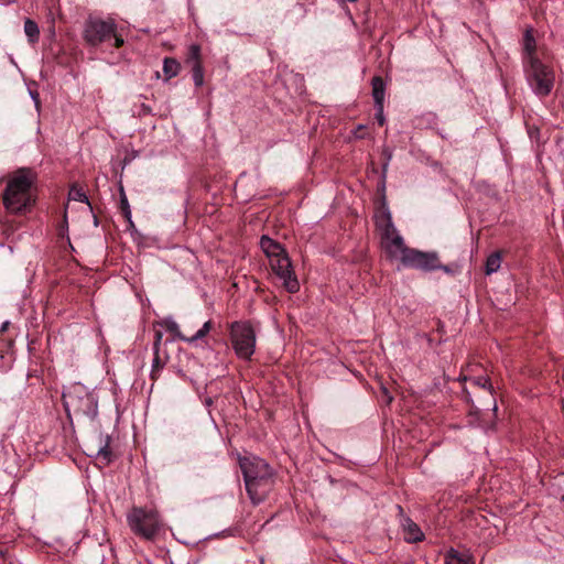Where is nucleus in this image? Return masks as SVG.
I'll return each mask as SVG.
<instances>
[{"instance_id":"aec40b11","label":"nucleus","mask_w":564,"mask_h":564,"mask_svg":"<svg viewBox=\"0 0 564 564\" xmlns=\"http://www.w3.org/2000/svg\"><path fill=\"white\" fill-rule=\"evenodd\" d=\"M501 265V253L499 251L491 253L486 260V274L490 275L497 272Z\"/></svg>"},{"instance_id":"f257e3e1","label":"nucleus","mask_w":564,"mask_h":564,"mask_svg":"<svg viewBox=\"0 0 564 564\" xmlns=\"http://www.w3.org/2000/svg\"><path fill=\"white\" fill-rule=\"evenodd\" d=\"M36 181V173L29 167L19 169L8 181L3 193V205L12 214H23L34 204L32 186Z\"/></svg>"},{"instance_id":"4468645a","label":"nucleus","mask_w":564,"mask_h":564,"mask_svg":"<svg viewBox=\"0 0 564 564\" xmlns=\"http://www.w3.org/2000/svg\"><path fill=\"white\" fill-rule=\"evenodd\" d=\"M260 247L263 250V252L267 254L269 260H272V258H276V257L285 253L282 246L268 236L261 237Z\"/></svg>"},{"instance_id":"7ed1b4c3","label":"nucleus","mask_w":564,"mask_h":564,"mask_svg":"<svg viewBox=\"0 0 564 564\" xmlns=\"http://www.w3.org/2000/svg\"><path fill=\"white\" fill-rule=\"evenodd\" d=\"M127 523L133 534L147 541H153L163 527L159 512L143 507H133L127 513Z\"/></svg>"},{"instance_id":"f03ea898","label":"nucleus","mask_w":564,"mask_h":564,"mask_svg":"<svg viewBox=\"0 0 564 564\" xmlns=\"http://www.w3.org/2000/svg\"><path fill=\"white\" fill-rule=\"evenodd\" d=\"M63 403L68 415L96 417L98 401L94 392L82 383H74L63 392Z\"/></svg>"},{"instance_id":"6e6552de","label":"nucleus","mask_w":564,"mask_h":564,"mask_svg":"<svg viewBox=\"0 0 564 564\" xmlns=\"http://www.w3.org/2000/svg\"><path fill=\"white\" fill-rule=\"evenodd\" d=\"M405 268L422 270L425 272L442 270L446 273H453V270L448 265H443L440 262L438 254L436 252H424L416 249H410L404 254L401 263Z\"/></svg>"},{"instance_id":"cd10ccee","label":"nucleus","mask_w":564,"mask_h":564,"mask_svg":"<svg viewBox=\"0 0 564 564\" xmlns=\"http://www.w3.org/2000/svg\"><path fill=\"white\" fill-rule=\"evenodd\" d=\"M162 333L160 330H156L155 332V338H154V344H153V349H154V352H158V350H160V346H161V343H162Z\"/></svg>"},{"instance_id":"a211bd4d","label":"nucleus","mask_w":564,"mask_h":564,"mask_svg":"<svg viewBox=\"0 0 564 564\" xmlns=\"http://www.w3.org/2000/svg\"><path fill=\"white\" fill-rule=\"evenodd\" d=\"M181 69L180 63L172 57H165L163 61V73L166 79L175 77Z\"/></svg>"},{"instance_id":"393cba45","label":"nucleus","mask_w":564,"mask_h":564,"mask_svg":"<svg viewBox=\"0 0 564 564\" xmlns=\"http://www.w3.org/2000/svg\"><path fill=\"white\" fill-rule=\"evenodd\" d=\"M165 361L161 359V356L158 352H154V358L152 361V371H151V378L153 380L156 379V373L164 367Z\"/></svg>"},{"instance_id":"b1692460","label":"nucleus","mask_w":564,"mask_h":564,"mask_svg":"<svg viewBox=\"0 0 564 564\" xmlns=\"http://www.w3.org/2000/svg\"><path fill=\"white\" fill-rule=\"evenodd\" d=\"M68 195H69V198L73 200L89 204L86 193L77 185H73L70 187Z\"/></svg>"},{"instance_id":"2eb2a0df","label":"nucleus","mask_w":564,"mask_h":564,"mask_svg":"<svg viewBox=\"0 0 564 564\" xmlns=\"http://www.w3.org/2000/svg\"><path fill=\"white\" fill-rule=\"evenodd\" d=\"M402 525L404 530V539L408 542H419L423 539V532L411 519H404Z\"/></svg>"},{"instance_id":"9d476101","label":"nucleus","mask_w":564,"mask_h":564,"mask_svg":"<svg viewBox=\"0 0 564 564\" xmlns=\"http://www.w3.org/2000/svg\"><path fill=\"white\" fill-rule=\"evenodd\" d=\"M239 464L243 474L245 485L247 481H254L259 479V477L274 474L269 464L257 456L242 457L240 458Z\"/></svg>"},{"instance_id":"c85d7f7f","label":"nucleus","mask_w":564,"mask_h":564,"mask_svg":"<svg viewBox=\"0 0 564 564\" xmlns=\"http://www.w3.org/2000/svg\"><path fill=\"white\" fill-rule=\"evenodd\" d=\"M365 131H366V127L362 126V124H359L356 130L354 131V135L358 139H362L365 138Z\"/></svg>"},{"instance_id":"bb28decb","label":"nucleus","mask_w":564,"mask_h":564,"mask_svg":"<svg viewBox=\"0 0 564 564\" xmlns=\"http://www.w3.org/2000/svg\"><path fill=\"white\" fill-rule=\"evenodd\" d=\"M376 107V119L380 126H383L386 123V117L383 115V105L375 106Z\"/></svg>"},{"instance_id":"1a4fd4ad","label":"nucleus","mask_w":564,"mask_h":564,"mask_svg":"<svg viewBox=\"0 0 564 564\" xmlns=\"http://www.w3.org/2000/svg\"><path fill=\"white\" fill-rule=\"evenodd\" d=\"M270 265L274 274L282 281L283 286L290 293H295L300 290V283L294 274L291 260L286 252L276 258H272Z\"/></svg>"},{"instance_id":"c756f323","label":"nucleus","mask_w":564,"mask_h":564,"mask_svg":"<svg viewBox=\"0 0 564 564\" xmlns=\"http://www.w3.org/2000/svg\"><path fill=\"white\" fill-rule=\"evenodd\" d=\"M382 391L387 395V402L390 403L393 398L388 393V390L386 388H382Z\"/></svg>"},{"instance_id":"ddd939ff","label":"nucleus","mask_w":564,"mask_h":564,"mask_svg":"<svg viewBox=\"0 0 564 564\" xmlns=\"http://www.w3.org/2000/svg\"><path fill=\"white\" fill-rule=\"evenodd\" d=\"M187 62L192 64V75L195 86H203L204 69L200 62V47L198 45H191Z\"/></svg>"},{"instance_id":"f8f14e48","label":"nucleus","mask_w":564,"mask_h":564,"mask_svg":"<svg viewBox=\"0 0 564 564\" xmlns=\"http://www.w3.org/2000/svg\"><path fill=\"white\" fill-rule=\"evenodd\" d=\"M162 325L166 328V330L174 334L175 337L187 343H195L199 339H203L212 329V322L207 321L194 335L187 337L181 333L178 324L173 318L163 319Z\"/></svg>"},{"instance_id":"5701e85b","label":"nucleus","mask_w":564,"mask_h":564,"mask_svg":"<svg viewBox=\"0 0 564 564\" xmlns=\"http://www.w3.org/2000/svg\"><path fill=\"white\" fill-rule=\"evenodd\" d=\"M97 457L99 459H102L105 464L110 463L111 460V451L109 448V436H107L105 443L100 445V447L97 451Z\"/></svg>"},{"instance_id":"39448f33","label":"nucleus","mask_w":564,"mask_h":564,"mask_svg":"<svg viewBox=\"0 0 564 564\" xmlns=\"http://www.w3.org/2000/svg\"><path fill=\"white\" fill-rule=\"evenodd\" d=\"M378 227L381 232V245L388 257L398 259L402 263L404 254L411 248L406 247L402 236L394 227L391 215L387 214L378 221Z\"/></svg>"},{"instance_id":"20e7f679","label":"nucleus","mask_w":564,"mask_h":564,"mask_svg":"<svg viewBox=\"0 0 564 564\" xmlns=\"http://www.w3.org/2000/svg\"><path fill=\"white\" fill-rule=\"evenodd\" d=\"M83 36L91 46H98L111 37L115 39V47L123 45V39L117 33V24L112 19L89 18L85 22Z\"/></svg>"},{"instance_id":"412c9836","label":"nucleus","mask_w":564,"mask_h":564,"mask_svg":"<svg viewBox=\"0 0 564 564\" xmlns=\"http://www.w3.org/2000/svg\"><path fill=\"white\" fill-rule=\"evenodd\" d=\"M524 51L528 54L529 63H531V57L534 56L535 52V39L532 34V30H527L523 37Z\"/></svg>"},{"instance_id":"423d86ee","label":"nucleus","mask_w":564,"mask_h":564,"mask_svg":"<svg viewBox=\"0 0 564 564\" xmlns=\"http://www.w3.org/2000/svg\"><path fill=\"white\" fill-rule=\"evenodd\" d=\"M230 340L238 358L250 360L256 349V333L250 323L235 322L230 326Z\"/></svg>"},{"instance_id":"4be33fe9","label":"nucleus","mask_w":564,"mask_h":564,"mask_svg":"<svg viewBox=\"0 0 564 564\" xmlns=\"http://www.w3.org/2000/svg\"><path fill=\"white\" fill-rule=\"evenodd\" d=\"M471 386L487 390L492 394V384L488 377L479 376L469 379Z\"/></svg>"},{"instance_id":"0eeeda50","label":"nucleus","mask_w":564,"mask_h":564,"mask_svg":"<svg viewBox=\"0 0 564 564\" xmlns=\"http://www.w3.org/2000/svg\"><path fill=\"white\" fill-rule=\"evenodd\" d=\"M527 74L528 83L535 95L545 97L552 91L555 80L554 72L536 57H531Z\"/></svg>"},{"instance_id":"f3484780","label":"nucleus","mask_w":564,"mask_h":564,"mask_svg":"<svg viewBox=\"0 0 564 564\" xmlns=\"http://www.w3.org/2000/svg\"><path fill=\"white\" fill-rule=\"evenodd\" d=\"M445 564H474L469 554L459 553L455 549H449L445 555Z\"/></svg>"},{"instance_id":"6ab92c4d","label":"nucleus","mask_w":564,"mask_h":564,"mask_svg":"<svg viewBox=\"0 0 564 564\" xmlns=\"http://www.w3.org/2000/svg\"><path fill=\"white\" fill-rule=\"evenodd\" d=\"M24 33L28 36V40L31 44H34L39 41L40 37V29L37 24L31 20L26 19L24 22Z\"/></svg>"},{"instance_id":"dca6fc26","label":"nucleus","mask_w":564,"mask_h":564,"mask_svg":"<svg viewBox=\"0 0 564 564\" xmlns=\"http://www.w3.org/2000/svg\"><path fill=\"white\" fill-rule=\"evenodd\" d=\"M371 86L375 106L383 105L386 93V85L383 79L380 76H375L371 80Z\"/></svg>"},{"instance_id":"7c9ffc66","label":"nucleus","mask_w":564,"mask_h":564,"mask_svg":"<svg viewBox=\"0 0 564 564\" xmlns=\"http://www.w3.org/2000/svg\"><path fill=\"white\" fill-rule=\"evenodd\" d=\"M8 324H9V323H8V322H6V323L2 325L1 330H6V329H7V327H8Z\"/></svg>"},{"instance_id":"9b49d317","label":"nucleus","mask_w":564,"mask_h":564,"mask_svg":"<svg viewBox=\"0 0 564 564\" xmlns=\"http://www.w3.org/2000/svg\"><path fill=\"white\" fill-rule=\"evenodd\" d=\"M275 482L274 474L259 477L254 481H247L246 489L253 505H259L268 497Z\"/></svg>"},{"instance_id":"a878e982","label":"nucleus","mask_w":564,"mask_h":564,"mask_svg":"<svg viewBox=\"0 0 564 564\" xmlns=\"http://www.w3.org/2000/svg\"><path fill=\"white\" fill-rule=\"evenodd\" d=\"M120 204H121V209H122L124 216L130 220L131 212H130L128 199L124 195H122Z\"/></svg>"}]
</instances>
